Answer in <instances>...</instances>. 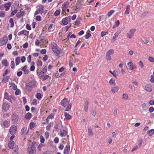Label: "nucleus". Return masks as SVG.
I'll return each instance as SVG.
<instances>
[{"label": "nucleus", "mask_w": 154, "mask_h": 154, "mask_svg": "<svg viewBox=\"0 0 154 154\" xmlns=\"http://www.w3.org/2000/svg\"><path fill=\"white\" fill-rule=\"evenodd\" d=\"M4 98L5 99L7 100L10 102L11 101V98L8 96V94L7 92H5V93Z\"/></svg>", "instance_id": "27"}, {"label": "nucleus", "mask_w": 154, "mask_h": 154, "mask_svg": "<svg viewBox=\"0 0 154 154\" xmlns=\"http://www.w3.org/2000/svg\"><path fill=\"white\" fill-rule=\"evenodd\" d=\"M54 114L53 113H51L48 117L46 119V121L48 122L49 119H52L54 118Z\"/></svg>", "instance_id": "30"}, {"label": "nucleus", "mask_w": 154, "mask_h": 154, "mask_svg": "<svg viewBox=\"0 0 154 154\" xmlns=\"http://www.w3.org/2000/svg\"><path fill=\"white\" fill-rule=\"evenodd\" d=\"M70 146L67 144L65 147L64 149V154H68L70 151Z\"/></svg>", "instance_id": "16"}, {"label": "nucleus", "mask_w": 154, "mask_h": 154, "mask_svg": "<svg viewBox=\"0 0 154 154\" xmlns=\"http://www.w3.org/2000/svg\"><path fill=\"white\" fill-rule=\"evenodd\" d=\"M11 10L12 11V12L11 13V15L12 16H13L15 15L17 13L18 11L17 9H15L13 10L12 8H11Z\"/></svg>", "instance_id": "32"}, {"label": "nucleus", "mask_w": 154, "mask_h": 154, "mask_svg": "<svg viewBox=\"0 0 154 154\" xmlns=\"http://www.w3.org/2000/svg\"><path fill=\"white\" fill-rule=\"evenodd\" d=\"M71 17L69 16L68 17H66L65 18H63L62 20V23L63 25H67L68 23V19L70 20Z\"/></svg>", "instance_id": "13"}, {"label": "nucleus", "mask_w": 154, "mask_h": 154, "mask_svg": "<svg viewBox=\"0 0 154 154\" xmlns=\"http://www.w3.org/2000/svg\"><path fill=\"white\" fill-rule=\"evenodd\" d=\"M89 103L88 101H87L85 102L84 104V110L85 112H87L88 111V107Z\"/></svg>", "instance_id": "28"}, {"label": "nucleus", "mask_w": 154, "mask_h": 154, "mask_svg": "<svg viewBox=\"0 0 154 154\" xmlns=\"http://www.w3.org/2000/svg\"><path fill=\"white\" fill-rule=\"evenodd\" d=\"M2 64L5 66H8V62L7 60L5 59L2 60Z\"/></svg>", "instance_id": "29"}, {"label": "nucleus", "mask_w": 154, "mask_h": 154, "mask_svg": "<svg viewBox=\"0 0 154 154\" xmlns=\"http://www.w3.org/2000/svg\"><path fill=\"white\" fill-rule=\"evenodd\" d=\"M28 132V129L27 127H23L21 129L20 133L23 135H25L27 134Z\"/></svg>", "instance_id": "14"}, {"label": "nucleus", "mask_w": 154, "mask_h": 154, "mask_svg": "<svg viewBox=\"0 0 154 154\" xmlns=\"http://www.w3.org/2000/svg\"><path fill=\"white\" fill-rule=\"evenodd\" d=\"M91 36V34L90 33H87L85 35V37L86 39L89 38Z\"/></svg>", "instance_id": "56"}, {"label": "nucleus", "mask_w": 154, "mask_h": 154, "mask_svg": "<svg viewBox=\"0 0 154 154\" xmlns=\"http://www.w3.org/2000/svg\"><path fill=\"white\" fill-rule=\"evenodd\" d=\"M67 134V131L66 130H61L60 132V135L61 137H64L66 136Z\"/></svg>", "instance_id": "17"}, {"label": "nucleus", "mask_w": 154, "mask_h": 154, "mask_svg": "<svg viewBox=\"0 0 154 154\" xmlns=\"http://www.w3.org/2000/svg\"><path fill=\"white\" fill-rule=\"evenodd\" d=\"M150 81L152 83H153L154 82V76L152 75L151 76V79Z\"/></svg>", "instance_id": "64"}, {"label": "nucleus", "mask_w": 154, "mask_h": 154, "mask_svg": "<svg viewBox=\"0 0 154 154\" xmlns=\"http://www.w3.org/2000/svg\"><path fill=\"white\" fill-rule=\"evenodd\" d=\"M20 93V91L19 89H17L15 92V94L16 95L19 94Z\"/></svg>", "instance_id": "59"}, {"label": "nucleus", "mask_w": 154, "mask_h": 154, "mask_svg": "<svg viewBox=\"0 0 154 154\" xmlns=\"http://www.w3.org/2000/svg\"><path fill=\"white\" fill-rule=\"evenodd\" d=\"M117 108H116L114 110V111H113V114L115 116H116L117 115Z\"/></svg>", "instance_id": "55"}, {"label": "nucleus", "mask_w": 154, "mask_h": 154, "mask_svg": "<svg viewBox=\"0 0 154 154\" xmlns=\"http://www.w3.org/2000/svg\"><path fill=\"white\" fill-rule=\"evenodd\" d=\"M49 77V75L46 74L43 76L41 79H42V81H45L48 79Z\"/></svg>", "instance_id": "46"}, {"label": "nucleus", "mask_w": 154, "mask_h": 154, "mask_svg": "<svg viewBox=\"0 0 154 154\" xmlns=\"http://www.w3.org/2000/svg\"><path fill=\"white\" fill-rule=\"evenodd\" d=\"M31 114L29 112H28L25 115V118L26 119H30L31 117Z\"/></svg>", "instance_id": "40"}, {"label": "nucleus", "mask_w": 154, "mask_h": 154, "mask_svg": "<svg viewBox=\"0 0 154 154\" xmlns=\"http://www.w3.org/2000/svg\"><path fill=\"white\" fill-rule=\"evenodd\" d=\"M9 85L11 86L13 90H16L17 89V86L14 83H12L11 84H9Z\"/></svg>", "instance_id": "37"}, {"label": "nucleus", "mask_w": 154, "mask_h": 154, "mask_svg": "<svg viewBox=\"0 0 154 154\" xmlns=\"http://www.w3.org/2000/svg\"><path fill=\"white\" fill-rule=\"evenodd\" d=\"M114 10H112L109 11L107 13V15L109 17H110L114 12Z\"/></svg>", "instance_id": "48"}, {"label": "nucleus", "mask_w": 154, "mask_h": 154, "mask_svg": "<svg viewBox=\"0 0 154 154\" xmlns=\"http://www.w3.org/2000/svg\"><path fill=\"white\" fill-rule=\"evenodd\" d=\"M10 125V123L7 120H5L2 123L1 126L3 128H8Z\"/></svg>", "instance_id": "12"}, {"label": "nucleus", "mask_w": 154, "mask_h": 154, "mask_svg": "<svg viewBox=\"0 0 154 154\" xmlns=\"http://www.w3.org/2000/svg\"><path fill=\"white\" fill-rule=\"evenodd\" d=\"M19 120V116L15 113H13L11 117V123L14 124L17 123Z\"/></svg>", "instance_id": "4"}, {"label": "nucleus", "mask_w": 154, "mask_h": 154, "mask_svg": "<svg viewBox=\"0 0 154 154\" xmlns=\"http://www.w3.org/2000/svg\"><path fill=\"white\" fill-rule=\"evenodd\" d=\"M52 152L51 151H47L44 152L42 154H52Z\"/></svg>", "instance_id": "63"}, {"label": "nucleus", "mask_w": 154, "mask_h": 154, "mask_svg": "<svg viewBox=\"0 0 154 154\" xmlns=\"http://www.w3.org/2000/svg\"><path fill=\"white\" fill-rule=\"evenodd\" d=\"M26 58L25 56H22L21 59V61L22 62L24 63V62H25L26 60Z\"/></svg>", "instance_id": "62"}, {"label": "nucleus", "mask_w": 154, "mask_h": 154, "mask_svg": "<svg viewBox=\"0 0 154 154\" xmlns=\"http://www.w3.org/2000/svg\"><path fill=\"white\" fill-rule=\"evenodd\" d=\"M130 8V6L129 5H128L127 6L126 10L125 11V13L126 14H129Z\"/></svg>", "instance_id": "38"}, {"label": "nucleus", "mask_w": 154, "mask_h": 154, "mask_svg": "<svg viewBox=\"0 0 154 154\" xmlns=\"http://www.w3.org/2000/svg\"><path fill=\"white\" fill-rule=\"evenodd\" d=\"M128 98V95L127 94H124L122 95V99L124 100H127Z\"/></svg>", "instance_id": "45"}, {"label": "nucleus", "mask_w": 154, "mask_h": 154, "mask_svg": "<svg viewBox=\"0 0 154 154\" xmlns=\"http://www.w3.org/2000/svg\"><path fill=\"white\" fill-rule=\"evenodd\" d=\"M61 105L65 107L67 106L65 109V111H69L71 108V105L69 104V102L67 99L64 98L61 102Z\"/></svg>", "instance_id": "1"}, {"label": "nucleus", "mask_w": 154, "mask_h": 154, "mask_svg": "<svg viewBox=\"0 0 154 154\" xmlns=\"http://www.w3.org/2000/svg\"><path fill=\"white\" fill-rule=\"evenodd\" d=\"M145 89L147 91H151L152 90V86L149 84L146 85L145 87Z\"/></svg>", "instance_id": "19"}, {"label": "nucleus", "mask_w": 154, "mask_h": 154, "mask_svg": "<svg viewBox=\"0 0 154 154\" xmlns=\"http://www.w3.org/2000/svg\"><path fill=\"white\" fill-rule=\"evenodd\" d=\"M33 145H29L27 149L29 154H33L35 152V149L33 147Z\"/></svg>", "instance_id": "9"}, {"label": "nucleus", "mask_w": 154, "mask_h": 154, "mask_svg": "<svg viewBox=\"0 0 154 154\" xmlns=\"http://www.w3.org/2000/svg\"><path fill=\"white\" fill-rule=\"evenodd\" d=\"M36 82L35 81H32L27 83L26 85V88L27 91H30L33 88L36 86Z\"/></svg>", "instance_id": "2"}, {"label": "nucleus", "mask_w": 154, "mask_h": 154, "mask_svg": "<svg viewBox=\"0 0 154 154\" xmlns=\"http://www.w3.org/2000/svg\"><path fill=\"white\" fill-rule=\"evenodd\" d=\"M114 53V50L111 49L108 51L106 53V59L109 60H112L111 55L113 54Z\"/></svg>", "instance_id": "7"}, {"label": "nucleus", "mask_w": 154, "mask_h": 154, "mask_svg": "<svg viewBox=\"0 0 154 154\" xmlns=\"http://www.w3.org/2000/svg\"><path fill=\"white\" fill-rule=\"evenodd\" d=\"M20 58L19 57H17L15 59V63L16 66L19 65L20 62Z\"/></svg>", "instance_id": "31"}, {"label": "nucleus", "mask_w": 154, "mask_h": 154, "mask_svg": "<svg viewBox=\"0 0 154 154\" xmlns=\"http://www.w3.org/2000/svg\"><path fill=\"white\" fill-rule=\"evenodd\" d=\"M45 73H44V72H43L42 71H40V72H39V77H40V78H42V77L44 75V74Z\"/></svg>", "instance_id": "54"}, {"label": "nucleus", "mask_w": 154, "mask_h": 154, "mask_svg": "<svg viewBox=\"0 0 154 154\" xmlns=\"http://www.w3.org/2000/svg\"><path fill=\"white\" fill-rule=\"evenodd\" d=\"M31 55H29L27 58V61L29 63L31 61Z\"/></svg>", "instance_id": "60"}, {"label": "nucleus", "mask_w": 154, "mask_h": 154, "mask_svg": "<svg viewBox=\"0 0 154 154\" xmlns=\"http://www.w3.org/2000/svg\"><path fill=\"white\" fill-rule=\"evenodd\" d=\"M35 19L38 21H40L41 20V16L39 15L35 17Z\"/></svg>", "instance_id": "51"}, {"label": "nucleus", "mask_w": 154, "mask_h": 154, "mask_svg": "<svg viewBox=\"0 0 154 154\" xmlns=\"http://www.w3.org/2000/svg\"><path fill=\"white\" fill-rule=\"evenodd\" d=\"M154 111V108L153 107H149V111L150 112H152Z\"/></svg>", "instance_id": "61"}, {"label": "nucleus", "mask_w": 154, "mask_h": 154, "mask_svg": "<svg viewBox=\"0 0 154 154\" xmlns=\"http://www.w3.org/2000/svg\"><path fill=\"white\" fill-rule=\"evenodd\" d=\"M44 10V6L43 5H40L38 6L36 10L34 13L35 16L38 14H42Z\"/></svg>", "instance_id": "5"}, {"label": "nucleus", "mask_w": 154, "mask_h": 154, "mask_svg": "<svg viewBox=\"0 0 154 154\" xmlns=\"http://www.w3.org/2000/svg\"><path fill=\"white\" fill-rule=\"evenodd\" d=\"M64 116H65V118L64 119H67L69 120L70 119H71V116L69 114L67 113V112H64Z\"/></svg>", "instance_id": "25"}, {"label": "nucleus", "mask_w": 154, "mask_h": 154, "mask_svg": "<svg viewBox=\"0 0 154 154\" xmlns=\"http://www.w3.org/2000/svg\"><path fill=\"white\" fill-rule=\"evenodd\" d=\"M42 95L40 93H37L36 95V97L38 100H41L42 97Z\"/></svg>", "instance_id": "41"}, {"label": "nucleus", "mask_w": 154, "mask_h": 154, "mask_svg": "<svg viewBox=\"0 0 154 154\" xmlns=\"http://www.w3.org/2000/svg\"><path fill=\"white\" fill-rule=\"evenodd\" d=\"M29 32L26 30H22L18 33V35L20 36L22 35H26L28 34Z\"/></svg>", "instance_id": "18"}, {"label": "nucleus", "mask_w": 154, "mask_h": 154, "mask_svg": "<svg viewBox=\"0 0 154 154\" xmlns=\"http://www.w3.org/2000/svg\"><path fill=\"white\" fill-rule=\"evenodd\" d=\"M43 146L44 145L42 143L40 144L37 147L39 151H41L42 150V148L43 147Z\"/></svg>", "instance_id": "47"}, {"label": "nucleus", "mask_w": 154, "mask_h": 154, "mask_svg": "<svg viewBox=\"0 0 154 154\" xmlns=\"http://www.w3.org/2000/svg\"><path fill=\"white\" fill-rule=\"evenodd\" d=\"M41 42H42V43L45 44L48 42V41H47V39L45 37H43L40 40Z\"/></svg>", "instance_id": "33"}, {"label": "nucleus", "mask_w": 154, "mask_h": 154, "mask_svg": "<svg viewBox=\"0 0 154 154\" xmlns=\"http://www.w3.org/2000/svg\"><path fill=\"white\" fill-rule=\"evenodd\" d=\"M22 14V12H20L17 13L16 15V16L18 18L19 17L21 16Z\"/></svg>", "instance_id": "58"}, {"label": "nucleus", "mask_w": 154, "mask_h": 154, "mask_svg": "<svg viewBox=\"0 0 154 154\" xmlns=\"http://www.w3.org/2000/svg\"><path fill=\"white\" fill-rule=\"evenodd\" d=\"M127 68L129 70H132L133 69L134 64L131 62H129L127 64Z\"/></svg>", "instance_id": "15"}, {"label": "nucleus", "mask_w": 154, "mask_h": 154, "mask_svg": "<svg viewBox=\"0 0 154 154\" xmlns=\"http://www.w3.org/2000/svg\"><path fill=\"white\" fill-rule=\"evenodd\" d=\"M88 135L90 136H92L93 135V132L91 127H90L88 128Z\"/></svg>", "instance_id": "36"}, {"label": "nucleus", "mask_w": 154, "mask_h": 154, "mask_svg": "<svg viewBox=\"0 0 154 154\" xmlns=\"http://www.w3.org/2000/svg\"><path fill=\"white\" fill-rule=\"evenodd\" d=\"M148 134L150 136H151L154 133V129H152L150 131H148Z\"/></svg>", "instance_id": "39"}, {"label": "nucleus", "mask_w": 154, "mask_h": 154, "mask_svg": "<svg viewBox=\"0 0 154 154\" xmlns=\"http://www.w3.org/2000/svg\"><path fill=\"white\" fill-rule=\"evenodd\" d=\"M10 78V76H8L6 77H5L4 78H3L2 80V83H5L7 82L9 80Z\"/></svg>", "instance_id": "26"}, {"label": "nucleus", "mask_w": 154, "mask_h": 154, "mask_svg": "<svg viewBox=\"0 0 154 154\" xmlns=\"http://www.w3.org/2000/svg\"><path fill=\"white\" fill-rule=\"evenodd\" d=\"M22 70L24 72V74H27L29 73V71L27 69V66H25L22 69Z\"/></svg>", "instance_id": "23"}, {"label": "nucleus", "mask_w": 154, "mask_h": 154, "mask_svg": "<svg viewBox=\"0 0 154 154\" xmlns=\"http://www.w3.org/2000/svg\"><path fill=\"white\" fill-rule=\"evenodd\" d=\"M47 66H45L42 69V71L44 73H46L47 72Z\"/></svg>", "instance_id": "53"}, {"label": "nucleus", "mask_w": 154, "mask_h": 154, "mask_svg": "<svg viewBox=\"0 0 154 154\" xmlns=\"http://www.w3.org/2000/svg\"><path fill=\"white\" fill-rule=\"evenodd\" d=\"M8 41V38L7 36H4L0 39V46H2L5 45Z\"/></svg>", "instance_id": "8"}, {"label": "nucleus", "mask_w": 154, "mask_h": 154, "mask_svg": "<svg viewBox=\"0 0 154 154\" xmlns=\"http://www.w3.org/2000/svg\"><path fill=\"white\" fill-rule=\"evenodd\" d=\"M120 33V31H117L114 34V36H113L112 38V40L115 41L116 39V38L118 37L119 33Z\"/></svg>", "instance_id": "21"}, {"label": "nucleus", "mask_w": 154, "mask_h": 154, "mask_svg": "<svg viewBox=\"0 0 154 154\" xmlns=\"http://www.w3.org/2000/svg\"><path fill=\"white\" fill-rule=\"evenodd\" d=\"M119 90V87H112L111 88V91L113 93L117 92Z\"/></svg>", "instance_id": "22"}, {"label": "nucleus", "mask_w": 154, "mask_h": 154, "mask_svg": "<svg viewBox=\"0 0 154 154\" xmlns=\"http://www.w3.org/2000/svg\"><path fill=\"white\" fill-rule=\"evenodd\" d=\"M10 107V105L8 103H3L2 107V110L5 111H8Z\"/></svg>", "instance_id": "11"}, {"label": "nucleus", "mask_w": 154, "mask_h": 154, "mask_svg": "<svg viewBox=\"0 0 154 154\" xmlns=\"http://www.w3.org/2000/svg\"><path fill=\"white\" fill-rule=\"evenodd\" d=\"M136 31L134 29H131L126 34L127 37L130 39H131L134 35V34Z\"/></svg>", "instance_id": "6"}, {"label": "nucleus", "mask_w": 154, "mask_h": 154, "mask_svg": "<svg viewBox=\"0 0 154 154\" xmlns=\"http://www.w3.org/2000/svg\"><path fill=\"white\" fill-rule=\"evenodd\" d=\"M17 127L16 126L13 125L11 126L10 128V133L12 134H14L16 132Z\"/></svg>", "instance_id": "10"}, {"label": "nucleus", "mask_w": 154, "mask_h": 154, "mask_svg": "<svg viewBox=\"0 0 154 154\" xmlns=\"http://www.w3.org/2000/svg\"><path fill=\"white\" fill-rule=\"evenodd\" d=\"M18 153L19 152L17 148L15 147L13 151L12 154H18Z\"/></svg>", "instance_id": "44"}, {"label": "nucleus", "mask_w": 154, "mask_h": 154, "mask_svg": "<svg viewBox=\"0 0 154 154\" xmlns=\"http://www.w3.org/2000/svg\"><path fill=\"white\" fill-rule=\"evenodd\" d=\"M109 84L112 85H115L116 84L115 81L113 79H111L109 81Z\"/></svg>", "instance_id": "35"}, {"label": "nucleus", "mask_w": 154, "mask_h": 154, "mask_svg": "<svg viewBox=\"0 0 154 154\" xmlns=\"http://www.w3.org/2000/svg\"><path fill=\"white\" fill-rule=\"evenodd\" d=\"M61 10L59 9L55 11L54 13V15L55 16H57L60 15V13Z\"/></svg>", "instance_id": "34"}, {"label": "nucleus", "mask_w": 154, "mask_h": 154, "mask_svg": "<svg viewBox=\"0 0 154 154\" xmlns=\"http://www.w3.org/2000/svg\"><path fill=\"white\" fill-rule=\"evenodd\" d=\"M112 74L114 76L116 77V76L118 75V72L116 70H114L112 73Z\"/></svg>", "instance_id": "50"}, {"label": "nucleus", "mask_w": 154, "mask_h": 154, "mask_svg": "<svg viewBox=\"0 0 154 154\" xmlns=\"http://www.w3.org/2000/svg\"><path fill=\"white\" fill-rule=\"evenodd\" d=\"M67 8V7L66 4H63L62 5V11H65Z\"/></svg>", "instance_id": "42"}, {"label": "nucleus", "mask_w": 154, "mask_h": 154, "mask_svg": "<svg viewBox=\"0 0 154 154\" xmlns=\"http://www.w3.org/2000/svg\"><path fill=\"white\" fill-rule=\"evenodd\" d=\"M35 123L34 122H31L29 124V127L31 129H32L35 126Z\"/></svg>", "instance_id": "49"}, {"label": "nucleus", "mask_w": 154, "mask_h": 154, "mask_svg": "<svg viewBox=\"0 0 154 154\" xmlns=\"http://www.w3.org/2000/svg\"><path fill=\"white\" fill-rule=\"evenodd\" d=\"M12 4V3L11 2H8L5 4L4 7L6 8L5 9L6 11H8L10 8V7Z\"/></svg>", "instance_id": "20"}, {"label": "nucleus", "mask_w": 154, "mask_h": 154, "mask_svg": "<svg viewBox=\"0 0 154 154\" xmlns=\"http://www.w3.org/2000/svg\"><path fill=\"white\" fill-rule=\"evenodd\" d=\"M51 48L52 51L56 54L57 56H59L61 49L57 47V45L54 43H53L51 44Z\"/></svg>", "instance_id": "3"}, {"label": "nucleus", "mask_w": 154, "mask_h": 154, "mask_svg": "<svg viewBox=\"0 0 154 154\" xmlns=\"http://www.w3.org/2000/svg\"><path fill=\"white\" fill-rule=\"evenodd\" d=\"M9 22L11 23V27H13L14 26V22L12 18H10L9 20Z\"/></svg>", "instance_id": "43"}, {"label": "nucleus", "mask_w": 154, "mask_h": 154, "mask_svg": "<svg viewBox=\"0 0 154 154\" xmlns=\"http://www.w3.org/2000/svg\"><path fill=\"white\" fill-rule=\"evenodd\" d=\"M14 65H15V63H14V61H11V68L12 69L14 67Z\"/></svg>", "instance_id": "57"}, {"label": "nucleus", "mask_w": 154, "mask_h": 154, "mask_svg": "<svg viewBox=\"0 0 154 154\" xmlns=\"http://www.w3.org/2000/svg\"><path fill=\"white\" fill-rule=\"evenodd\" d=\"M38 66H42V62L41 61L38 60L37 63Z\"/></svg>", "instance_id": "52"}, {"label": "nucleus", "mask_w": 154, "mask_h": 154, "mask_svg": "<svg viewBox=\"0 0 154 154\" xmlns=\"http://www.w3.org/2000/svg\"><path fill=\"white\" fill-rule=\"evenodd\" d=\"M14 142L12 140H11L8 144V147L10 149L13 148L14 146Z\"/></svg>", "instance_id": "24"}]
</instances>
